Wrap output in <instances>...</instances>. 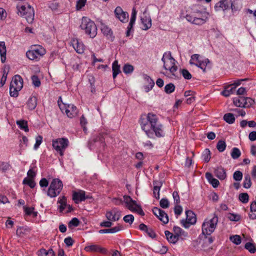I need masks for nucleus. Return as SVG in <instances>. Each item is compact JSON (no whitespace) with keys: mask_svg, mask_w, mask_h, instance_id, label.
I'll return each instance as SVG.
<instances>
[{"mask_svg":"<svg viewBox=\"0 0 256 256\" xmlns=\"http://www.w3.org/2000/svg\"><path fill=\"white\" fill-rule=\"evenodd\" d=\"M123 198L124 200H122L120 198H113L112 202L117 206L121 205L124 202L126 207L130 210L132 212H136L142 216L144 215V213L141 206L136 203V200H133L130 196L125 195L123 196Z\"/></svg>","mask_w":256,"mask_h":256,"instance_id":"f257e3e1","label":"nucleus"},{"mask_svg":"<svg viewBox=\"0 0 256 256\" xmlns=\"http://www.w3.org/2000/svg\"><path fill=\"white\" fill-rule=\"evenodd\" d=\"M150 123L151 130H152L154 136L158 138L164 136L163 125L160 122L157 115L149 112L146 115Z\"/></svg>","mask_w":256,"mask_h":256,"instance_id":"f03ea898","label":"nucleus"},{"mask_svg":"<svg viewBox=\"0 0 256 256\" xmlns=\"http://www.w3.org/2000/svg\"><path fill=\"white\" fill-rule=\"evenodd\" d=\"M242 0H222L216 4V10L222 8L223 10L231 8L233 12L240 10L242 7Z\"/></svg>","mask_w":256,"mask_h":256,"instance_id":"7ed1b4c3","label":"nucleus"},{"mask_svg":"<svg viewBox=\"0 0 256 256\" xmlns=\"http://www.w3.org/2000/svg\"><path fill=\"white\" fill-rule=\"evenodd\" d=\"M80 26L90 38H95L97 34L98 29L95 23L87 17L82 18Z\"/></svg>","mask_w":256,"mask_h":256,"instance_id":"20e7f679","label":"nucleus"},{"mask_svg":"<svg viewBox=\"0 0 256 256\" xmlns=\"http://www.w3.org/2000/svg\"><path fill=\"white\" fill-rule=\"evenodd\" d=\"M218 222V216L214 214L210 219L206 218L202 226V234L204 236H210L215 230Z\"/></svg>","mask_w":256,"mask_h":256,"instance_id":"39448f33","label":"nucleus"},{"mask_svg":"<svg viewBox=\"0 0 256 256\" xmlns=\"http://www.w3.org/2000/svg\"><path fill=\"white\" fill-rule=\"evenodd\" d=\"M63 184L58 178H54L50 182L47 191V195L50 198H55L59 195L62 189Z\"/></svg>","mask_w":256,"mask_h":256,"instance_id":"423d86ee","label":"nucleus"},{"mask_svg":"<svg viewBox=\"0 0 256 256\" xmlns=\"http://www.w3.org/2000/svg\"><path fill=\"white\" fill-rule=\"evenodd\" d=\"M69 142L68 138H59L52 140V147L60 156H63L64 152L68 146Z\"/></svg>","mask_w":256,"mask_h":256,"instance_id":"0eeeda50","label":"nucleus"},{"mask_svg":"<svg viewBox=\"0 0 256 256\" xmlns=\"http://www.w3.org/2000/svg\"><path fill=\"white\" fill-rule=\"evenodd\" d=\"M45 54V49L42 46H35L32 50H28L26 55L30 60L38 61Z\"/></svg>","mask_w":256,"mask_h":256,"instance_id":"6e6552de","label":"nucleus"},{"mask_svg":"<svg viewBox=\"0 0 256 256\" xmlns=\"http://www.w3.org/2000/svg\"><path fill=\"white\" fill-rule=\"evenodd\" d=\"M166 56V53L165 52L162 58V60L164 63V68L165 70H169L172 74L174 77H177L175 72L178 70V66L176 65V60L172 58L170 52L168 54V61L170 63V65L166 62L165 56Z\"/></svg>","mask_w":256,"mask_h":256,"instance_id":"1a4fd4ad","label":"nucleus"},{"mask_svg":"<svg viewBox=\"0 0 256 256\" xmlns=\"http://www.w3.org/2000/svg\"><path fill=\"white\" fill-rule=\"evenodd\" d=\"M140 124L142 129L144 131L146 134L149 138H154V134H153L152 130H151L150 123V121L148 120L146 115L144 117L140 118Z\"/></svg>","mask_w":256,"mask_h":256,"instance_id":"9d476101","label":"nucleus"},{"mask_svg":"<svg viewBox=\"0 0 256 256\" xmlns=\"http://www.w3.org/2000/svg\"><path fill=\"white\" fill-rule=\"evenodd\" d=\"M58 104L62 112H65L68 118H72L77 115L78 110L74 105L68 104L66 106L64 104H63V106H62L61 104H60L59 100H58Z\"/></svg>","mask_w":256,"mask_h":256,"instance_id":"9b49d317","label":"nucleus"},{"mask_svg":"<svg viewBox=\"0 0 256 256\" xmlns=\"http://www.w3.org/2000/svg\"><path fill=\"white\" fill-rule=\"evenodd\" d=\"M186 219L182 220L181 223L185 228H188L190 225L194 224L196 222V214L190 210H186Z\"/></svg>","mask_w":256,"mask_h":256,"instance_id":"f8f14e48","label":"nucleus"},{"mask_svg":"<svg viewBox=\"0 0 256 256\" xmlns=\"http://www.w3.org/2000/svg\"><path fill=\"white\" fill-rule=\"evenodd\" d=\"M152 212L164 224H166L168 223V216L164 210L157 207H154L152 209Z\"/></svg>","mask_w":256,"mask_h":256,"instance_id":"ddd939ff","label":"nucleus"},{"mask_svg":"<svg viewBox=\"0 0 256 256\" xmlns=\"http://www.w3.org/2000/svg\"><path fill=\"white\" fill-rule=\"evenodd\" d=\"M196 15V14L186 15V18L188 22L198 25L202 24L206 22V18L204 16L197 17Z\"/></svg>","mask_w":256,"mask_h":256,"instance_id":"4468645a","label":"nucleus"},{"mask_svg":"<svg viewBox=\"0 0 256 256\" xmlns=\"http://www.w3.org/2000/svg\"><path fill=\"white\" fill-rule=\"evenodd\" d=\"M106 216L108 220L118 221L120 218V212L117 208H112L110 211L107 212Z\"/></svg>","mask_w":256,"mask_h":256,"instance_id":"2eb2a0df","label":"nucleus"},{"mask_svg":"<svg viewBox=\"0 0 256 256\" xmlns=\"http://www.w3.org/2000/svg\"><path fill=\"white\" fill-rule=\"evenodd\" d=\"M114 14L117 18H118L122 22H128V14L126 12L122 10L120 6L116 8L114 10Z\"/></svg>","mask_w":256,"mask_h":256,"instance_id":"dca6fc26","label":"nucleus"},{"mask_svg":"<svg viewBox=\"0 0 256 256\" xmlns=\"http://www.w3.org/2000/svg\"><path fill=\"white\" fill-rule=\"evenodd\" d=\"M70 45L74 48V50L78 54L84 52V45L82 42H80L77 38H73L70 42Z\"/></svg>","mask_w":256,"mask_h":256,"instance_id":"f3484780","label":"nucleus"},{"mask_svg":"<svg viewBox=\"0 0 256 256\" xmlns=\"http://www.w3.org/2000/svg\"><path fill=\"white\" fill-rule=\"evenodd\" d=\"M107 134L106 132H100L94 136L92 141L94 143L99 142L100 144V146L102 148H104L106 146L104 140Z\"/></svg>","mask_w":256,"mask_h":256,"instance_id":"a211bd4d","label":"nucleus"},{"mask_svg":"<svg viewBox=\"0 0 256 256\" xmlns=\"http://www.w3.org/2000/svg\"><path fill=\"white\" fill-rule=\"evenodd\" d=\"M10 86L12 88L22 90L23 87V80L20 75H15L10 82Z\"/></svg>","mask_w":256,"mask_h":256,"instance_id":"6ab92c4d","label":"nucleus"},{"mask_svg":"<svg viewBox=\"0 0 256 256\" xmlns=\"http://www.w3.org/2000/svg\"><path fill=\"white\" fill-rule=\"evenodd\" d=\"M88 198V197L86 196L85 192L83 190L78 192H75L72 194V200L76 204L84 201Z\"/></svg>","mask_w":256,"mask_h":256,"instance_id":"aec40b11","label":"nucleus"},{"mask_svg":"<svg viewBox=\"0 0 256 256\" xmlns=\"http://www.w3.org/2000/svg\"><path fill=\"white\" fill-rule=\"evenodd\" d=\"M173 230L174 234L177 236L178 240L180 239L181 240H184L188 236L187 232H185L178 226H174L173 228Z\"/></svg>","mask_w":256,"mask_h":256,"instance_id":"412c9836","label":"nucleus"},{"mask_svg":"<svg viewBox=\"0 0 256 256\" xmlns=\"http://www.w3.org/2000/svg\"><path fill=\"white\" fill-rule=\"evenodd\" d=\"M84 249L88 252H100L102 254H106L107 252L106 248H102L98 245L96 244H92L90 246H86L85 247Z\"/></svg>","mask_w":256,"mask_h":256,"instance_id":"4be33fe9","label":"nucleus"},{"mask_svg":"<svg viewBox=\"0 0 256 256\" xmlns=\"http://www.w3.org/2000/svg\"><path fill=\"white\" fill-rule=\"evenodd\" d=\"M28 23H32L34 20V9L30 5H27L26 12L24 16Z\"/></svg>","mask_w":256,"mask_h":256,"instance_id":"5701e85b","label":"nucleus"},{"mask_svg":"<svg viewBox=\"0 0 256 256\" xmlns=\"http://www.w3.org/2000/svg\"><path fill=\"white\" fill-rule=\"evenodd\" d=\"M101 30L102 34L106 36L108 39H110L112 42L114 40V36H113L112 32L107 26L102 24L101 27Z\"/></svg>","mask_w":256,"mask_h":256,"instance_id":"b1692460","label":"nucleus"},{"mask_svg":"<svg viewBox=\"0 0 256 256\" xmlns=\"http://www.w3.org/2000/svg\"><path fill=\"white\" fill-rule=\"evenodd\" d=\"M215 176L220 180H224L226 178V170L222 166H219L214 170Z\"/></svg>","mask_w":256,"mask_h":256,"instance_id":"393cba45","label":"nucleus"},{"mask_svg":"<svg viewBox=\"0 0 256 256\" xmlns=\"http://www.w3.org/2000/svg\"><path fill=\"white\" fill-rule=\"evenodd\" d=\"M153 184L154 185L153 188V194L154 196L158 200L160 199V190L162 186V184L160 182L154 181Z\"/></svg>","mask_w":256,"mask_h":256,"instance_id":"a878e982","label":"nucleus"},{"mask_svg":"<svg viewBox=\"0 0 256 256\" xmlns=\"http://www.w3.org/2000/svg\"><path fill=\"white\" fill-rule=\"evenodd\" d=\"M123 228V226L122 225L118 224V226L113 227L112 228L108 229H103L99 230L100 234H106V233H116L122 230Z\"/></svg>","mask_w":256,"mask_h":256,"instance_id":"bb28decb","label":"nucleus"},{"mask_svg":"<svg viewBox=\"0 0 256 256\" xmlns=\"http://www.w3.org/2000/svg\"><path fill=\"white\" fill-rule=\"evenodd\" d=\"M206 178L213 187L216 188L220 184L219 181L217 179L214 178L211 173L207 172L206 174Z\"/></svg>","mask_w":256,"mask_h":256,"instance_id":"cd10ccee","label":"nucleus"},{"mask_svg":"<svg viewBox=\"0 0 256 256\" xmlns=\"http://www.w3.org/2000/svg\"><path fill=\"white\" fill-rule=\"evenodd\" d=\"M164 234L167 240L170 243L175 244L179 240L177 237V236H176L175 234H174L168 230H166L164 232Z\"/></svg>","mask_w":256,"mask_h":256,"instance_id":"c85d7f7f","label":"nucleus"},{"mask_svg":"<svg viewBox=\"0 0 256 256\" xmlns=\"http://www.w3.org/2000/svg\"><path fill=\"white\" fill-rule=\"evenodd\" d=\"M141 21L142 24V30H146L152 26V20L150 18L144 16L141 18Z\"/></svg>","mask_w":256,"mask_h":256,"instance_id":"c756f323","label":"nucleus"},{"mask_svg":"<svg viewBox=\"0 0 256 256\" xmlns=\"http://www.w3.org/2000/svg\"><path fill=\"white\" fill-rule=\"evenodd\" d=\"M37 106V98L36 96H32L29 98L27 102V106L29 110H34Z\"/></svg>","mask_w":256,"mask_h":256,"instance_id":"7c9ffc66","label":"nucleus"},{"mask_svg":"<svg viewBox=\"0 0 256 256\" xmlns=\"http://www.w3.org/2000/svg\"><path fill=\"white\" fill-rule=\"evenodd\" d=\"M30 232V228L26 226H19L16 230V234L19 237H22Z\"/></svg>","mask_w":256,"mask_h":256,"instance_id":"2f4dec72","label":"nucleus"},{"mask_svg":"<svg viewBox=\"0 0 256 256\" xmlns=\"http://www.w3.org/2000/svg\"><path fill=\"white\" fill-rule=\"evenodd\" d=\"M112 76L114 79L118 74L120 72V66L118 64V60H114L112 66Z\"/></svg>","mask_w":256,"mask_h":256,"instance_id":"473e14b6","label":"nucleus"},{"mask_svg":"<svg viewBox=\"0 0 256 256\" xmlns=\"http://www.w3.org/2000/svg\"><path fill=\"white\" fill-rule=\"evenodd\" d=\"M249 218L252 220L256 219V201L252 202L250 204Z\"/></svg>","mask_w":256,"mask_h":256,"instance_id":"72a5a7b5","label":"nucleus"},{"mask_svg":"<svg viewBox=\"0 0 256 256\" xmlns=\"http://www.w3.org/2000/svg\"><path fill=\"white\" fill-rule=\"evenodd\" d=\"M38 256H55L54 250L52 249H50L46 250L44 248H42L38 252Z\"/></svg>","mask_w":256,"mask_h":256,"instance_id":"f704fd0d","label":"nucleus"},{"mask_svg":"<svg viewBox=\"0 0 256 256\" xmlns=\"http://www.w3.org/2000/svg\"><path fill=\"white\" fill-rule=\"evenodd\" d=\"M58 202L60 204L58 208L60 212H62L66 206V198L64 196L60 197Z\"/></svg>","mask_w":256,"mask_h":256,"instance_id":"c9c22d12","label":"nucleus"},{"mask_svg":"<svg viewBox=\"0 0 256 256\" xmlns=\"http://www.w3.org/2000/svg\"><path fill=\"white\" fill-rule=\"evenodd\" d=\"M210 63V61L208 58L202 59L199 63H196V66L200 68L204 72H206V68L208 64Z\"/></svg>","mask_w":256,"mask_h":256,"instance_id":"e433bc0d","label":"nucleus"},{"mask_svg":"<svg viewBox=\"0 0 256 256\" xmlns=\"http://www.w3.org/2000/svg\"><path fill=\"white\" fill-rule=\"evenodd\" d=\"M16 124L18 126L19 128L21 130H24L26 132H28L29 130L28 122L24 120H20L16 122Z\"/></svg>","mask_w":256,"mask_h":256,"instance_id":"4c0bfd02","label":"nucleus"},{"mask_svg":"<svg viewBox=\"0 0 256 256\" xmlns=\"http://www.w3.org/2000/svg\"><path fill=\"white\" fill-rule=\"evenodd\" d=\"M224 120L229 124H232L235 122L234 115L232 113H227L224 116Z\"/></svg>","mask_w":256,"mask_h":256,"instance_id":"58836bf2","label":"nucleus"},{"mask_svg":"<svg viewBox=\"0 0 256 256\" xmlns=\"http://www.w3.org/2000/svg\"><path fill=\"white\" fill-rule=\"evenodd\" d=\"M244 100L245 97L244 96H240L238 98H235L234 99V104L236 106L244 108Z\"/></svg>","mask_w":256,"mask_h":256,"instance_id":"ea45409f","label":"nucleus"},{"mask_svg":"<svg viewBox=\"0 0 256 256\" xmlns=\"http://www.w3.org/2000/svg\"><path fill=\"white\" fill-rule=\"evenodd\" d=\"M244 248L248 250L251 254H254L256 252V246L254 244L248 242L245 244Z\"/></svg>","mask_w":256,"mask_h":256,"instance_id":"a19ab883","label":"nucleus"},{"mask_svg":"<svg viewBox=\"0 0 256 256\" xmlns=\"http://www.w3.org/2000/svg\"><path fill=\"white\" fill-rule=\"evenodd\" d=\"M202 60L200 58V56L198 54H194L191 56V58L190 60V64L191 65H195L196 63H199Z\"/></svg>","mask_w":256,"mask_h":256,"instance_id":"79ce46f5","label":"nucleus"},{"mask_svg":"<svg viewBox=\"0 0 256 256\" xmlns=\"http://www.w3.org/2000/svg\"><path fill=\"white\" fill-rule=\"evenodd\" d=\"M252 186V182L250 177L249 174H246L244 176V180L243 182V186L245 188H249Z\"/></svg>","mask_w":256,"mask_h":256,"instance_id":"37998d69","label":"nucleus"},{"mask_svg":"<svg viewBox=\"0 0 256 256\" xmlns=\"http://www.w3.org/2000/svg\"><path fill=\"white\" fill-rule=\"evenodd\" d=\"M241 154L240 151L237 148H234L231 152V156L233 159L238 158Z\"/></svg>","mask_w":256,"mask_h":256,"instance_id":"c03bdc74","label":"nucleus"},{"mask_svg":"<svg viewBox=\"0 0 256 256\" xmlns=\"http://www.w3.org/2000/svg\"><path fill=\"white\" fill-rule=\"evenodd\" d=\"M80 224V221L76 218H74L68 224V226L70 228H72L73 227L78 226Z\"/></svg>","mask_w":256,"mask_h":256,"instance_id":"a18cd8bd","label":"nucleus"},{"mask_svg":"<svg viewBox=\"0 0 256 256\" xmlns=\"http://www.w3.org/2000/svg\"><path fill=\"white\" fill-rule=\"evenodd\" d=\"M174 90L175 86L172 83L167 84L164 86V92L168 94L172 93L174 92Z\"/></svg>","mask_w":256,"mask_h":256,"instance_id":"49530a36","label":"nucleus"},{"mask_svg":"<svg viewBox=\"0 0 256 256\" xmlns=\"http://www.w3.org/2000/svg\"><path fill=\"white\" fill-rule=\"evenodd\" d=\"M239 200L244 204H246L248 202L249 196L246 192L241 193L239 194Z\"/></svg>","mask_w":256,"mask_h":256,"instance_id":"de8ad7c7","label":"nucleus"},{"mask_svg":"<svg viewBox=\"0 0 256 256\" xmlns=\"http://www.w3.org/2000/svg\"><path fill=\"white\" fill-rule=\"evenodd\" d=\"M22 183L24 184H28L30 188H34L36 186V182L32 178H24Z\"/></svg>","mask_w":256,"mask_h":256,"instance_id":"09e8293b","label":"nucleus"},{"mask_svg":"<svg viewBox=\"0 0 256 256\" xmlns=\"http://www.w3.org/2000/svg\"><path fill=\"white\" fill-rule=\"evenodd\" d=\"M230 240L232 241L234 244L238 245L242 242L241 237L239 235H234L232 236H230Z\"/></svg>","mask_w":256,"mask_h":256,"instance_id":"8fccbe9b","label":"nucleus"},{"mask_svg":"<svg viewBox=\"0 0 256 256\" xmlns=\"http://www.w3.org/2000/svg\"><path fill=\"white\" fill-rule=\"evenodd\" d=\"M216 148L220 152H224L226 148V144L224 140H220L218 142Z\"/></svg>","mask_w":256,"mask_h":256,"instance_id":"3c124183","label":"nucleus"},{"mask_svg":"<svg viewBox=\"0 0 256 256\" xmlns=\"http://www.w3.org/2000/svg\"><path fill=\"white\" fill-rule=\"evenodd\" d=\"M16 8L18 11V14H20L22 16H24V14H26V12L27 9V6H26V5H18Z\"/></svg>","mask_w":256,"mask_h":256,"instance_id":"603ef678","label":"nucleus"},{"mask_svg":"<svg viewBox=\"0 0 256 256\" xmlns=\"http://www.w3.org/2000/svg\"><path fill=\"white\" fill-rule=\"evenodd\" d=\"M202 158L206 162H208L210 159V152L209 149L206 148L202 154Z\"/></svg>","mask_w":256,"mask_h":256,"instance_id":"864d4df0","label":"nucleus"},{"mask_svg":"<svg viewBox=\"0 0 256 256\" xmlns=\"http://www.w3.org/2000/svg\"><path fill=\"white\" fill-rule=\"evenodd\" d=\"M180 72L186 80L191 79L192 77V74L186 69H180Z\"/></svg>","mask_w":256,"mask_h":256,"instance_id":"5fc2aeb1","label":"nucleus"},{"mask_svg":"<svg viewBox=\"0 0 256 256\" xmlns=\"http://www.w3.org/2000/svg\"><path fill=\"white\" fill-rule=\"evenodd\" d=\"M21 90L16 88V87L12 88L10 86V94L12 97L16 98L18 95V92Z\"/></svg>","mask_w":256,"mask_h":256,"instance_id":"6e6d98bb","label":"nucleus"},{"mask_svg":"<svg viewBox=\"0 0 256 256\" xmlns=\"http://www.w3.org/2000/svg\"><path fill=\"white\" fill-rule=\"evenodd\" d=\"M228 218L230 220L234 222H238L240 219V215L232 213L228 214Z\"/></svg>","mask_w":256,"mask_h":256,"instance_id":"4d7b16f0","label":"nucleus"},{"mask_svg":"<svg viewBox=\"0 0 256 256\" xmlns=\"http://www.w3.org/2000/svg\"><path fill=\"white\" fill-rule=\"evenodd\" d=\"M242 173L240 170L236 171L233 174V178L236 181H240L242 178Z\"/></svg>","mask_w":256,"mask_h":256,"instance_id":"13d9d810","label":"nucleus"},{"mask_svg":"<svg viewBox=\"0 0 256 256\" xmlns=\"http://www.w3.org/2000/svg\"><path fill=\"white\" fill-rule=\"evenodd\" d=\"M160 205L162 208H166L169 207L170 203L167 198H162L160 200Z\"/></svg>","mask_w":256,"mask_h":256,"instance_id":"bf43d9fd","label":"nucleus"},{"mask_svg":"<svg viewBox=\"0 0 256 256\" xmlns=\"http://www.w3.org/2000/svg\"><path fill=\"white\" fill-rule=\"evenodd\" d=\"M244 102V108H249L254 103V101L252 98L248 97H245Z\"/></svg>","mask_w":256,"mask_h":256,"instance_id":"052dcab7","label":"nucleus"},{"mask_svg":"<svg viewBox=\"0 0 256 256\" xmlns=\"http://www.w3.org/2000/svg\"><path fill=\"white\" fill-rule=\"evenodd\" d=\"M32 84L36 87H39L40 85V81L37 76L34 75L32 76Z\"/></svg>","mask_w":256,"mask_h":256,"instance_id":"680f3d73","label":"nucleus"},{"mask_svg":"<svg viewBox=\"0 0 256 256\" xmlns=\"http://www.w3.org/2000/svg\"><path fill=\"white\" fill-rule=\"evenodd\" d=\"M134 67L130 64H125L123 67V71L125 74H130L133 72Z\"/></svg>","mask_w":256,"mask_h":256,"instance_id":"e2e57ef3","label":"nucleus"},{"mask_svg":"<svg viewBox=\"0 0 256 256\" xmlns=\"http://www.w3.org/2000/svg\"><path fill=\"white\" fill-rule=\"evenodd\" d=\"M123 220L126 222L132 224L134 222V216L132 214H128L124 217Z\"/></svg>","mask_w":256,"mask_h":256,"instance_id":"0e129e2a","label":"nucleus"},{"mask_svg":"<svg viewBox=\"0 0 256 256\" xmlns=\"http://www.w3.org/2000/svg\"><path fill=\"white\" fill-rule=\"evenodd\" d=\"M42 137L41 136H38L36 138V144L34 145V149L37 150L40 144H42Z\"/></svg>","mask_w":256,"mask_h":256,"instance_id":"69168bd1","label":"nucleus"},{"mask_svg":"<svg viewBox=\"0 0 256 256\" xmlns=\"http://www.w3.org/2000/svg\"><path fill=\"white\" fill-rule=\"evenodd\" d=\"M10 168V164L6 162H0V169L2 171L5 172L8 170Z\"/></svg>","mask_w":256,"mask_h":256,"instance_id":"338daca9","label":"nucleus"},{"mask_svg":"<svg viewBox=\"0 0 256 256\" xmlns=\"http://www.w3.org/2000/svg\"><path fill=\"white\" fill-rule=\"evenodd\" d=\"M64 242L67 246L70 247L73 245L74 240L71 237L68 236L64 238Z\"/></svg>","mask_w":256,"mask_h":256,"instance_id":"774afa93","label":"nucleus"}]
</instances>
